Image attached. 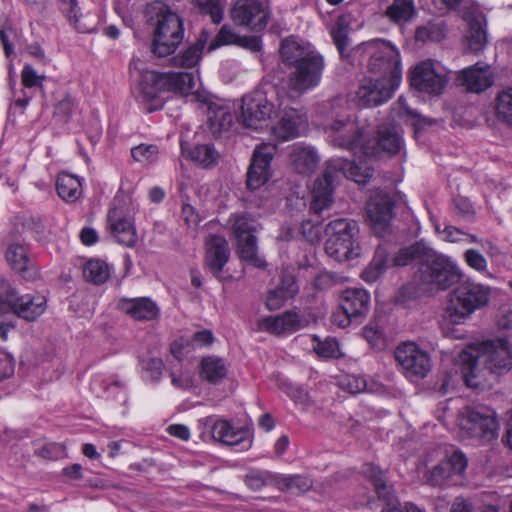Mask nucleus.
<instances>
[{
  "label": "nucleus",
  "instance_id": "24",
  "mask_svg": "<svg viewBox=\"0 0 512 512\" xmlns=\"http://www.w3.org/2000/svg\"><path fill=\"white\" fill-rule=\"evenodd\" d=\"M205 247V264L215 276H218L230 257L228 242L223 236L209 235Z\"/></svg>",
  "mask_w": 512,
  "mask_h": 512
},
{
  "label": "nucleus",
  "instance_id": "43",
  "mask_svg": "<svg viewBox=\"0 0 512 512\" xmlns=\"http://www.w3.org/2000/svg\"><path fill=\"white\" fill-rule=\"evenodd\" d=\"M495 109L497 119L512 127V87L497 95Z\"/></svg>",
  "mask_w": 512,
  "mask_h": 512
},
{
  "label": "nucleus",
  "instance_id": "60",
  "mask_svg": "<svg viewBox=\"0 0 512 512\" xmlns=\"http://www.w3.org/2000/svg\"><path fill=\"white\" fill-rule=\"evenodd\" d=\"M143 369L150 374L153 381H159L164 369V363L160 358H150L143 364Z\"/></svg>",
  "mask_w": 512,
  "mask_h": 512
},
{
  "label": "nucleus",
  "instance_id": "38",
  "mask_svg": "<svg viewBox=\"0 0 512 512\" xmlns=\"http://www.w3.org/2000/svg\"><path fill=\"white\" fill-rule=\"evenodd\" d=\"M416 13L413 0H393L385 11V15L393 23H406L410 21Z\"/></svg>",
  "mask_w": 512,
  "mask_h": 512
},
{
  "label": "nucleus",
  "instance_id": "21",
  "mask_svg": "<svg viewBox=\"0 0 512 512\" xmlns=\"http://www.w3.org/2000/svg\"><path fill=\"white\" fill-rule=\"evenodd\" d=\"M468 459L460 450H455L440 461L430 471L428 481L433 486H441L453 475H461L467 468Z\"/></svg>",
  "mask_w": 512,
  "mask_h": 512
},
{
  "label": "nucleus",
  "instance_id": "55",
  "mask_svg": "<svg viewBox=\"0 0 512 512\" xmlns=\"http://www.w3.org/2000/svg\"><path fill=\"white\" fill-rule=\"evenodd\" d=\"M342 387L352 394H357L366 389V380L357 375H348L342 381Z\"/></svg>",
  "mask_w": 512,
  "mask_h": 512
},
{
  "label": "nucleus",
  "instance_id": "48",
  "mask_svg": "<svg viewBox=\"0 0 512 512\" xmlns=\"http://www.w3.org/2000/svg\"><path fill=\"white\" fill-rule=\"evenodd\" d=\"M21 296L11 284L2 281V317L6 312L15 314Z\"/></svg>",
  "mask_w": 512,
  "mask_h": 512
},
{
  "label": "nucleus",
  "instance_id": "63",
  "mask_svg": "<svg viewBox=\"0 0 512 512\" xmlns=\"http://www.w3.org/2000/svg\"><path fill=\"white\" fill-rule=\"evenodd\" d=\"M75 108V101L72 97L66 96L62 99L55 108V114L68 119Z\"/></svg>",
  "mask_w": 512,
  "mask_h": 512
},
{
  "label": "nucleus",
  "instance_id": "27",
  "mask_svg": "<svg viewBox=\"0 0 512 512\" xmlns=\"http://www.w3.org/2000/svg\"><path fill=\"white\" fill-rule=\"evenodd\" d=\"M369 305L370 295L364 289H347L341 296L340 309L355 320L363 318L368 313Z\"/></svg>",
  "mask_w": 512,
  "mask_h": 512
},
{
  "label": "nucleus",
  "instance_id": "5",
  "mask_svg": "<svg viewBox=\"0 0 512 512\" xmlns=\"http://www.w3.org/2000/svg\"><path fill=\"white\" fill-rule=\"evenodd\" d=\"M489 296L488 286L464 281L451 292L445 308V317L453 324H461L476 310L487 305Z\"/></svg>",
  "mask_w": 512,
  "mask_h": 512
},
{
  "label": "nucleus",
  "instance_id": "17",
  "mask_svg": "<svg viewBox=\"0 0 512 512\" xmlns=\"http://www.w3.org/2000/svg\"><path fill=\"white\" fill-rule=\"evenodd\" d=\"M273 112L274 105L262 90H255L242 98L241 117L247 128H261L262 124L270 119Z\"/></svg>",
  "mask_w": 512,
  "mask_h": 512
},
{
  "label": "nucleus",
  "instance_id": "53",
  "mask_svg": "<svg viewBox=\"0 0 512 512\" xmlns=\"http://www.w3.org/2000/svg\"><path fill=\"white\" fill-rule=\"evenodd\" d=\"M301 232L303 237L313 243L320 239V222L310 219L304 220L301 224Z\"/></svg>",
  "mask_w": 512,
  "mask_h": 512
},
{
  "label": "nucleus",
  "instance_id": "29",
  "mask_svg": "<svg viewBox=\"0 0 512 512\" xmlns=\"http://www.w3.org/2000/svg\"><path fill=\"white\" fill-rule=\"evenodd\" d=\"M300 326L299 316L290 311L277 316H268L258 321L259 330L276 335L297 331Z\"/></svg>",
  "mask_w": 512,
  "mask_h": 512
},
{
  "label": "nucleus",
  "instance_id": "12",
  "mask_svg": "<svg viewBox=\"0 0 512 512\" xmlns=\"http://www.w3.org/2000/svg\"><path fill=\"white\" fill-rule=\"evenodd\" d=\"M395 359L403 374L410 380L417 381L427 376L431 370V358L427 351L415 342H404L397 346Z\"/></svg>",
  "mask_w": 512,
  "mask_h": 512
},
{
  "label": "nucleus",
  "instance_id": "32",
  "mask_svg": "<svg viewBox=\"0 0 512 512\" xmlns=\"http://www.w3.org/2000/svg\"><path fill=\"white\" fill-rule=\"evenodd\" d=\"M458 80L468 91L475 93L483 92L493 84L490 71L477 65L464 69L458 76Z\"/></svg>",
  "mask_w": 512,
  "mask_h": 512
},
{
  "label": "nucleus",
  "instance_id": "58",
  "mask_svg": "<svg viewBox=\"0 0 512 512\" xmlns=\"http://www.w3.org/2000/svg\"><path fill=\"white\" fill-rule=\"evenodd\" d=\"M465 260L471 268L477 271H484L487 268V261L485 257L477 250H467L465 252Z\"/></svg>",
  "mask_w": 512,
  "mask_h": 512
},
{
  "label": "nucleus",
  "instance_id": "35",
  "mask_svg": "<svg viewBox=\"0 0 512 512\" xmlns=\"http://www.w3.org/2000/svg\"><path fill=\"white\" fill-rule=\"evenodd\" d=\"M227 368L221 358L205 357L200 363V376L211 384H217L225 378Z\"/></svg>",
  "mask_w": 512,
  "mask_h": 512
},
{
  "label": "nucleus",
  "instance_id": "31",
  "mask_svg": "<svg viewBox=\"0 0 512 512\" xmlns=\"http://www.w3.org/2000/svg\"><path fill=\"white\" fill-rule=\"evenodd\" d=\"M120 309L137 321H151L159 314V309L150 298H134L122 300Z\"/></svg>",
  "mask_w": 512,
  "mask_h": 512
},
{
  "label": "nucleus",
  "instance_id": "36",
  "mask_svg": "<svg viewBox=\"0 0 512 512\" xmlns=\"http://www.w3.org/2000/svg\"><path fill=\"white\" fill-rule=\"evenodd\" d=\"M56 189L59 197L66 202H74L81 195V183L79 179L68 173H60L56 181Z\"/></svg>",
  "mask_w": 512,
  "mask_h": 512
},
{
  "label": "nucleus",
  "instance_id": "50",
  "mask_svg": "<svg viewBox=\"0 0 512 512\" xmlns=\"http://www.w3.org/2000/svg\"><path fill=\"white\" fill-rule=\"evenodd\" d=\"M239 40L240 35L234 33L229 26L224 25L216 35L215 39L211 42L209 49H215L222 45H237Z\"/></svg>",
  "mask_w": 512,
  "mask_h": 512
},
{
  "label": "nucleus",
  "instance_id": "62",
  "mask_svg": "<svg viewBox=\"0 0 512 512\" xmlns=\"http://www.w3.org/2000/svg\"><path fill=\"white\" fill-rule=\"evenodd\" d=\"M44 76H38L35 70L26 65L22 71V82L25 87L41 86Z\"/></svg>",
  "mask_w": 512,
  "mask_h": 512
},
{
  "label": "nucleus",
  "instance_id": "1",
  "mask_svg": "<svg viewBox=\"0 0 512 512\" xmlns=\"http://www.w3.org/2000/svg\"><path fill=\"white\" fill-rule=\"evenodd\" d=\"M280 53L283 62L292 69L288 76L291 91L302 94L319 84L324 60L317 51L294 39H285L281 43Z\"/></svg>",
  "mask_w": 512,
  "mask_h": 512
},
{
  "label": "nucleus",
  "instance_id": "44",
  "mask_svg": "<svg viewBox=\"0 0 512 512\" xmlns=\"http://www.w3.org/2000/svg\"><path fill=\"white\" fill-rule=\"evenodd\" d=\"M278 486L283 491H297L305 493L313 486V481L301 475L285 476L278 480Z\"/></svg>",
  "mask_w": 512,
  "mask_h": 512
},
{
  "label": "nucleus",
  "instance_id": "54",
  "mask_svg": "<svg viewBox=\"0 0 512 512\" xmlns=\"http://www.w3.org/2000/svg\"><path fill=\"white\" fill-rule=\"evenodd\" d=\"M231 440L226 441L224 444L230 446H240L241 450H247L251 446V439L247 430H232Z\"/></svg>",
  "mask_w": 512,
  "mask_h": 512
},
{
  "label": "nucleus",
  "instance_id": "4",
  "mask_svg": "<svg viewBox=\"0 0 512 512\" xmlns=\"http://www.w3.org/2000/svg\"><path fill=\"white\" fill-rule=\"evenodd\" d=\"M147 23L154 26L152 51L159 57L175 52L184 37L181 18L161 1H154L145 10Z\"/></svg>",
  "mask_w": 512,
  "mask_h": 512
},
{
  "label": "nucleus",
  "instance_id": "20",
  "mask_svg": "<svg viewBox=\"0 0 512 512\" xmlns=\"http://www.w3.org/2000/svg\"><path fill=\"white\" fill-rule=\"evenodd\" d=\"M400 82L394 83L386 77L379 79H363L356 94L364 106H377L390 99Z\"/></svg>",
  "mask_w": 512,
  "mask_h": 512
},
{
  "label": "nucleus",
  "instance_id": "8",
  "mask_svg": "<svg viewBox=\"0 0 512 512\" xmlns=\"http://www.w3.org/2000/svg\"><path fill=\"white\" fill-rule=\"evenodd\" d=\"M362 53L369 56L368 68L372 73L381 74V77L393 80L394 83L401 82L400 55L390 42L376 39L364 42L353 49L354 55Z\"/></svg>",
  "mask_w": 512,
  "mask_h": 512
},
{
  "label": "nucleus",
  "instance_id": "45",
  "mask_svg": "<svg viewBox=\"0 0 512 512\" xmlns=\"http://www.w3.org/2000/svg\"><path fill=\"white\" fill-rule=\"evenodd\" d=\"M203 47L204 44L199 41L189 46L180 55L173 58L175 65L183 68L194 67L201 58Z\"/></svg>",
  "mask_w": 512,
  "mask_h": 512
},
{
  "label": "nucleus",
  "instance_id": "22",
  "mask_svg": "<svg viewBox=\"0 0 512 512\" xmlns=\"http://www.w3.org/2000/svg\"><path fill=\"white\" fill-rule=\"evenodd\" d=\"M110 231L118 243L133 247L137 242V235L134 225L129 217L126 216L123 209L113 207L109 210L107 216Z\"/></svg>",
  "mask_w": 512,
  "mask_h": 512
},
{
  "label": "nucleus",
  "instance_id": "34",
  "mask_svg": "<svg viewBox=\"0 0 512 512\" xmlns=\"http://www.w3.org/2000/svg\"><path fill=\"white\" fill-rule=\"evenodd\" d=\"M17 305L14 315L32 322L45 312L46 299L44 296L26 294L21 296L20 302Z\"/></svg>",
  "mask_w": 512,
  "mask_h": 512
},
{
  "label": "nucleus",
  "instance_id": "3",
  "mask_svg": "<svg viewBox=\"0 0 512 512\" xmlns=\"http://www.w3.org/2000/svg\"><path fill=\"white\" fill-rule=\"evenodd\" d=\"M342 174L357 183H366L373 176V169L367 163H356L344 158L329 160L321 177L314 181L310 211L321 217L333 204V183Z\"/></svg>",
  "mask_w": 512,
  "mask_h": 512
},
{
  "label": "nucleus",
  "instance_id": "13",
  "mask_svg": "<svg viewBox=\"0 0 512 512\" xmlns=\"http://www.w3.org/2000/svg\"><path fill=\"white\" fill-rule=\"evenodd\" d=\"M394 206L395 201L389 193L382 190L371 192L366 203L367 221L379 237H384L391 232Z\"/></svg>",
  "mask_w": 512,
  "mask_h": 512
},
{
  "label": "nucleus",
  "instance_id": "56",
  "mask_svg": "<svg viewBox=\"0 0 512 512\" xmlns=\"http://www.w3.org/2000/svg\"><path fill=\"white\" fill-rule=\"evenodd\" d=\"M288 298L283 288H276L271 290L266 298L267 309L273 311L281 308L285 300Z\"/></svg>",
  "mask_w": 512,
  "mask_h": 512
},
{
  "label": "nucleus",
  "instance_id": "57",
  "mask_svg": "<svg viewBox=\"0 0 512 512\" xmlns=\"http://www.w3.org/2000/svg\"><path fill=\"white\" fill-rule=\"evenodd\" d=\"M314 349L319 356L330 358L337 355L339 345L336 339L328 338L323 342H318Z\"/></svg>",
  "mask_w": 512,
  "mask_h": 512
},
{
  "label": "nucleus",
  "instance_id": "19",
  "mask_svg": "<svg viewBox=\"0 0 512 512\" xmlns=\"http://www.w3.org/2000/svg\"><path fill=\"white\" fill-rule=\"evenodd\" d=\"M409 79L413 88L431 95L441 94L447 84L446 77L435 70L431 60L417 64L411 70Z\"/></svg>",
  "mask_w": 512,
  "mask_h": 512
},
{
  "label": "nucleus",
  "instance_id": "40",
  "mask_svg": "<svg viewBox=\"0 0 512 512\" xmlns=\"http://www.w3.org/2000/svg\"><path fill=\"white\" fill-rule=\"evenodd\" d=\"M83 276L86 281L100 285L109 279L110 267L103 260L91 259L84 266Z\"/></svg>",
  "mask_w": 512,
  "mask_h": 512
},
{
  "label": "nucleus",
  "instance_id": "26",
  "mask_svg": "<svg viewBox=\"0 0 512 512\" xmlns=\"http://www.w3.org/2000/svg\"><path fill=\"white\" fill-rule=\"evenodd\" d=\"M401 149V137L393 127L381 126L374 140H367L365 155L377 156L381 152L395 155Z\"/></svg>",
  "mask_w": 512,
  "mask_h": 512
},
{
  "label": "nucleus",
  "instance_id": "7",
  "mask_svg": "<svg viewBox=\"0 0 512 512\" xmlns=\"http://www.w3.org/2000/svg\"><path fill=\"white\" fill-rule=\"evenodd\" d=\"M325 233L326 253L336 261H346L360 255L359 226L355 220L335 219L327 224Z\"/></svg>",
  "mask_w": 512,
  "mask_h": 512
},
{
  "label": "nucleus",
  "instance_id": "46",
  "mask_svg": "<svg viewBox=\"0 0 512 512\" xmlns=\"http://www.w3.org/2000/svg\"><path fill=\"white\" fill-rule=\"evenodd\" d=\"M386 260L385 251L377 250L375 257L362 273L363 280L370 283L375 282L385 271Z\"/></svg>",
  "mask_w": 512,
  "mask_h": 512
},
{
  "label": "nucleus",
  "instance_id": "42",
  "mask_svg": "<svg viewBox=\"0 0 512 512\" xmlns=\"http://www.w3.org/2000/svg\"><path fill=\"white\" fill-rule=\"evenodd\" d=\"M226 0H193L194 7L202 15H208L214 24L223 20Z\"/></svg>",
  "mask_w": 512,
  "mask_h": 512
},
{
  "label": "nucleus",
  "instance_id": "39",
  "mask_svg": "<svg viewBox=\"0 0 512 512\" xmlns=\"http://www.w3.org/2000/svg\"><path fill=\"white\" fill-rule=\"evenodd\" d=\"M232 232L237 240L255 236L257 231L256 221L248 214H234L230 217Z\"/></svg>",
  "mask_w": 512,
  "mask_h": 512
},
{
  "label": "nucleus",
  "instance_id": "61",
  "mask_svg": "<svg viewBox=\"0 0 512 512\" xmlns=\"http://www.w3.org/2000/svg\"><path fill=\"white\" fill-rule=\"evenodd\" d=\"M333 41L342 57H346L345 49L348 46V35L343 27H337L331 31Z\"/></svg>",
  "mask_w": 512,
  "mask_h": 512
},
{
  "label": "nucleus",
  "instance_id": "14",
  "mask_svg": "<svg viewBox=\"0 0 512 512\" xmlns=\"http://www.w3.org/2000/svg\"><path fill=\"white\" fill-rule=\"evenodd\" d=\"M271 10L260 0H237L231 8V19L235 25L252 32H262L269 22Z\"/></svg>",
  "mask_w": 512,
  "mask_h": 512
},
{
  "label": "nucleus",
  "instance_id": "10",
  "mask_svg": "<svg viewBox=\"0 0 512 512\" xmlns=\"http://www.w3.org/2000/svg\"><path fill=\"white\" fill-rule=\"evenodd\" d=\"M457 265L447 256L432 249L426 262L419 267V279L426 290H446L460 280Z\"/></svg>",
  "mask_w": 512,
  "mask_h": 512
},
{
  "label": "nucleus",
  "instance_id": "47",
  "mask_svg": "<svg viewBox=\"0 0 512 512\" xmlns=\"http://www.w3.org/2000/svg\"><path fill=\"white\" fill-rule=\"evenodd\" d=\"M159 148L154 144H140L131 149L132 158L144 164H150L157 161Z\"/></svg>",
  "mask_w": 512,
  "mask_h": 512
},
{
  "label": "nucleus",
  "instance_id": "25",
  "mask_svg": "<svg viewBox=\"0 0 512 512\" xmlns=\"http://www.w3.org/2000/svg\"><path fill=\"white\" fill-rule=\"evenodd\" d=\"M6 261L11 269L25 280H34L38 275L37 268L23 243L15 242L8 246Z\"/></svg>",
  "mask_w": 512,
  "mask_h": 512
},
{
  "label": "nucleus",
  "instance_id": "16",
  "mask_svg": "<svg viewBox=\"0 0 512 512\" xmlns=\"http://www.w3.org/2000/svg\"><path fill=\"white\" fill-rule=\"evenodd\" d=\"M192 98L206 107L208 129L215 138L228 132L233 123V115L228 106L206 91L192 93Z\"/></svg>",
  "mask_w": 512,
  "mask_h": 512
},
{
  "label": "nucleus",
  "instance_id": "49",
  "mask_svg": "<svg viewBox=\"0 0 512 512\" xmlns=\"http://www.w3.org/2000/svg\"><path fill=\"white\" fill-rule=\"evenodd\" d=\"M272 479V474L268 471L252 470L244 478L245 484L254 491L260 490Z\"/></svg>",
  "mask_w": 512,
  "mask_h": 512
},
{
  "label": "nucleus",
  "instance_id": "9",
  "mask_svg": "<svg viewBox=\"0 0 512 512\" xmlns=\"http://www.w3.org/2000/svg\"><path fill=\"white\" fill-rule=\"evenodd\" d=\"M458 426L463 437L482 444L495 439L499 428L495 412L483 406L464 408L459 414Z\"/></svg>",
  "mask_w": 512,
  "mask_h": 512
},
{
  "label": "nucleus",
  "instance_id": "64",
  "mask_svg": "<svg viewBox=\"0 0 512 512\" xmlns=\"http://www.w3.org/2000/svg\"><path fill=\"white\" fill-rule=\"evenodd\" d=\"M336 283V276L329 272H322L315 277L313 285L318 290H326Z\"/></svg>",
  "mask_w": 512,
  "mask_h": 512
},
{
  "label": "nucleus",
  "instance_id": "6",
  "mask_svg": "<svg viewBox=\"0 0 512 512\" xmlns=\"http://www.w3.org/2000/svg\"><path fill=\"white\" fill-rule=\"evenodd\" d=\"M195 76L189 72L144 71L139 81V92L143 99L152 101L166 92L187 96L192 94Z\"/></svg>",
  "mask_w": 512,
  "mask_h": 512
},
{
  "label": "nucleus",
  "instance_id": "11",
  "mask_svg": "<svg viewBox=\"0 0 512 512\" xmlns=\"http://www.w3.org/2000/svg\"><path fill=\"white\" fill-rule=\"evenodd\" d=\"M362 472L372 484L377 499L369 498L366 506L370 510L380 512H404L395 493L393 483L388 479L385 471L373 463L363 465Z\"/></svg>",
  "mask_w": 512,
  "mask_h": 512
},
{
  "label": "nucleus",
  "instance_id": "59",
  "mask_svg": "<svg viewBox=\"0 0 512 512\" xmlns=\"http://www.w3.org/2000/svg\"><path fill=\"white\" fill-rule=\"evenodd\" d=\"M363 337L370 343L373 348L383 349L385 340L382 332L377 328L366 326L363 329Z\"/></svg>",
  "mask_w": 512,
  "mask_h": 512
},
{
  "label": "nucleus",
  "instance_id": "51",
  "mask_svg": "<svg viewBox=\"0 0 512 512\" xmlns=\"http://www.w3.org/2000/svg\"><path fill=\"white\" fill-rule=\"evenodd\" d=\"M443 37L441 25L429 24L425 27H419L416 30V39L421 41L432 40L439 41Z\"/></svg>",
  "mask_w": 512,
  "mask_h": 512
},
{
  "label": "nucleus",
  "instance_id": "28",
  "mask_svg": "<svg viewBox=\"0 0 512 512\" xmlns=\"http://www.w3.org/2000/svg\"><path fill=\"white\" fill-rule=\"evenodd\" d=\"M290 162L297 173L308 175L315 171L319 156L313 147L296 143L291 148Z\"/></svg>",
  "mask_w": 512,
  "mask_h": 512
},
{
  "label": "nucleus",
  "instance_id": "30",
  "mask_svg": "<svg viewBox=\"0 0 512 512\" xmlns=\"http://www.w3.org/2000/svg\"><path fill=\"white\" fill-rule=\"evenodd\" d=\"M304 117L295 109L284 112L279 122L272 128V134L280 141H288L300 135Z\"/></svg>",
  "mask_w": 512,
  "mask_h": 512
},
{
  "label": "nucleus",
  "instance_id": "23",
  "mask_svg": "<svg viewBox=\"0 0 512 512\" xmlns=\"http://www.w3.org/2000/svg\"><path fill=\"white\" fill-rule=\"evenodd\" d=\"M463 18L468 24L466 48L472 53H477L484 48L487 41L485 15L477 9H471L464 13Z\"/></svg>",
  "mask_w": 512,
  "mask_h": 512
},
{
  "label": "nucleus",
  "instance_id": "41",
  "mask_svg": "<svg viewBox=\"0 0 512 512\" xmlns=\"http://www.w3.org/2000/svg\"><path fill=\"white\" fill-rule=\"evenodd\" d=\"M192 161L198 163L204 168L215 166L220 158V154L211 144H200L195 146L189 153Z\"/></svg>",
  "mask_w": 512,
  "mask_h": 512
},
{
  "label": "nucleus",
  "instance_id": "18",
  "mask_svg": "<svg viewBox=\"0 0 512 512\" xmlns=\"http://www.w3.org/2000/svg\"><path fill=\"white\" fill-rule=\"evenodd\" d=\"M276 149V145L271 143H262L256 146L247 171L246 185L248 189H259L269 180L271 161Z\"/></svg>",
  "mask_w": 512,
  "mask_h": 512
},
{
  "label": "nucleus",
  "instance_id": "33",
  "mask_svg": "<svg viewBox=\"0 0 512 512\" xmlns=\"http://www.w3.org/2000/svg\"><path fill=\"white\" fill-rule=\"evenodd\" d=\"M432 248L424 241H417L409 246L399 249L393 258V264L397 267L407 266L413 262H417L420 266L426 262Z\"/></svg>",
  "mask_w": 512,
  "mask_h": 512
},
{
  "label": "nucleus",
  "instance_id": "37",
  "mask_svg": "<svg viewBox=\"0 0 512 512\" xmlns=\"http://www.w3.org/2000/svg\"><path fill=\"white\" fill-rule=\"evenodd\" d=\"M257 238L250 236V238L237 240V252L239 257L249 265L255 268L263 269L266 267V262L258 253Z\"/></svg>",
  "mask_w": 512,
  "mask_h": 512
},
{
  "label": "nucleus",
  "instance_id": "52",
  "mask_svg": "<svg viewBox=\"0 0 512 512\" xmlns=\"http://www.w3.org/2000/svg\"><path fill=\"white\" fill-rule=\"evenodd\" d=\"M233 430L232 426L229 422L225 420L215 421L211 428V434L213 439L225 443L226 441L231 440V431Z\"/></svg>",
  "mask_w": 512,
  "mask_h": 512
},
{
  "label": "nucleus",
  "instance_id": "2",
  "mask_svg": "<svg viewBox=\"0 0 512 512\" xmlns=\"http://www.w3.org/2000/svg\"><path fill=\"white\" fill-rule=\"evenodd\" d=\"M463 363L462 374L467 386L478 388V367L484 366L491 373L502 374L512 369V352L506 339L488 340L470 347L460 354Z\"/></svg>",
  "mask_w": 512,
  "mask_h": 512
},
{
  "label": "nucleus",
  "instance_id": "15",
  "mask_svg": "<svg viewBox=\"0 0 512 512\" xmlns=\"http://www.w3.org/2000/svg\"><path fill=\"white\" fill-rule=\"evenodd\" d=\"M326 133L333 146L350 151L360 148L365 154L367 133L354 120L350 118L333 120L326 127Z\"/></svg>",
  "mask_w": 512,
  "mask_h": 512
}]
</instances>
